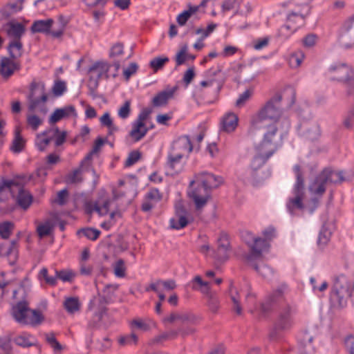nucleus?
Masks as SVG:
<instances>
[{"label": "nucleus", "instance_id": "53", "mask_svg": "<svg viewBox=\"0 0 354 354\" xmlns=\"http://www.w3.org/2000/svg\"><path fill=\"white\" fill-rule=\"evenodd\" d=\"M131 112V101L127 100L121 106V107L118 109V116L124 120L127 119Z\"/></svg>", "mask_w": 354, "mask_h": 354}, {"label": "nucleus", "instance_id": "11", "mask_svg": "<svg viewBox=\"0 0 354 354\" xmlns=\"http://www.w3.org/2000/svg\"><path fill=\"white\" fill-rule=\"evenodd\" d=\"M293 309L290 306H286L281 310L278 318L276 320L273 330L270 334V338L272 340L279 339L281 333L289 330L292 324V315Z\"/></svg>", "mask_w": 354, "mask_h": 354}, {"label": "nucleus", "instance_id": "24", "mask_svg": "<svg viewBox=\"0 0 354 354\" xmlns=\"http://www.w3.org/2000/svg\"><path fill=\"white\" fill-rule=\"evenodd\" d=\"M326 177L321 171L309 185V191L316 195L322 196L326 192Z\"/></svg>", "mask_w": 354, "mask_h": 354}, {"label": "nucleus", "instance_id": "19", "mask_svg": "<svg viewBox=\"0 0 354 354\" xmlns=\"http://www.w3.org/2000/svg\"><path fill=\"white\" fill-rule=\"evenodd\" d=\"M329 71L333 73L331 77L333 80H337L343 83L354 74L352 68L344 64H337L331 66L329 68Z\"/></svg>", "mask_w": 354, "mask_h": 354}, {"label": "nucleus", "instance_id": "56", "mask_svg": "<svg viewBox=\"0 0 354 354\" xmlns=\"http://www.w3.org/2000/svg\"><path fill=\"white\" fill-rule=\"evenodd\" d=\"M310 282L313 286V291H318V292H324L326 290L328 286V283L326 281H322L320 282V284H317V281L315 278L311 277L310 279Z\"/></svg>", "mask_w": 354, "mask_h": 354}, {"label": "nucleus", "instance_id": "42", "mask_svg": "<svg viewBox=\"0 0 354 354\" xmlns=\"http://www.w3.org/2000/svg\"><path fill=\"white\" fill-rule=\"evenodd\" d=\"M48 133L51 135L52 140L55 138L56 147L61 146L66 140V131H60L57 127L48 129Z\"/></svg>", "mask_w": 354, "mask_h": 354}, {"label": "nucleus", "instance_id": "38", "mask_svg": "<svg viewBox=\"0 0 354 354\" xmlns=\"http://www.w3.org/2000/svg\"><path fill=\"white\" fill-rule=\"evenodd\" d=\"M52 140V136L48 133V130H46L41 133H38L36 136L35 145L39 151H44L46 146H48L50 142Z\"/></svg>", "mask_w": 354, "mask_h": 354}, {"label": "nucleus", "instance_id": "35", "mask_svg": "<svg viewBox=\"0 0 354 354\" xmlns=\"http://www.w3.org/2000/svg\"><path fill=\"white\" fill-rule=\"evenodd\" d=\"M187 7V10H184L176 17V21L179 26H185L190 17L196 14L200 9V6H193L190 4H189Z\"/></svg>", "mask_w": 354, "mask_h": 354}, {"label": "nucleus", "instance_id": "20", "mask_svg": "<svg viewBox=\"0 0 354 354\" xmlns=\"http://www.w3.org/2000/svg\"><path fill=\"white\" fill-rule=\"evenodd\" d=\"M319 126L315 122H304L301 124V136L310 141L317 140L320 136Z\"/></svg>", "mask_w": 354, "mask_h": 354}, {"label": "nucleus", "instance_id": "46", "mask_svg": "<svg viewBox=\"0 0 354 354\" xmlns=\"http://www.w3.org/2000/svg\"><path fill=\"white\" fill-rule=\"evenodd\" d=\"M313 337L308 333L304 334L303 336L300 346L304 348V352L301 354H308L313 349L312 342Z\"/></svg>", "mask_w": 354, "mask_h": 354}, {"label": "nucleus", "instance_id": "34", "mask_svg": "<svg viewBox=\"0 0 354 354\" xmlns=\"http://www.w3.org/2000/svg\"><path fill=\"white\" fill-rule=\"evenodd\" d=\"M16 64L10 59L3 57L0 63V75L4 77H10L16 69Z\"/></svg>", "mask_w": 354, "mask_h": 354}, {"label": "nucleus", "instance_id": "43", "mask_svg": "<svg viewBox=\"0 0 354 354\" xmlns=\"http://www.w3.org/2000/svg\"><path fill=\"white\" fill-rule=\"evenodd\" d=\"M21 130L17 127L15 132V139L13 140L12 149L15 152H19L22 150L24 145V140L20 135Z\"/></svg>", "mask_w": 354, "mask_h": 354}, {"label": "nucleus", "instance_id": "40", "mask_svg": "<svg viewBox=\"0 0 354 354\" xmlns=\"http://www.w3.org/2000/svg\"><path fill=\"white\" fill-rule=\"evenodd\" d=\"M8 50L12 59H17L22 55V44L20 40H12L10 42Z\"/></svg>", "mask_w": 354, "mask_h": 354}, {"label": "nucleus", "instance_id": "10", "mask_svg": "<svg viewBox=\"0 0 354 354\" xmlns=\"http://www.w3.org/2000/svg\"><path fill=\"white\" fill-rule=\"evenodd\" d=\"M245 241L250 249V253L247 256L246 260L248 264H252L254 261L261 260L262 252L269 247L266 239L254 236L252 233L247 232Z\"/></svg>", "mask_w": 354, "mask_h": 354}, {"label": "nucleus", "instance_id": "12", "mask_svg": "<svg viewBox=\"0 0 354 354\" xmlns=\"http://www.w3.org/2000/svg\"><path fill=\"white\" fill-rule=\"evenodd\" d=\"M323 174L326 177L327 183L332 184H341L345 181H350L354 178L353 171L334 170L330 167L325 168L322 171Z\"/></svg>", "mask_w": 354, "mask_h": 354}, {"label": "nucleus", "instance_id": "4", "mask_svg": "<svg viewBox=\"0 0 354 354\" xmlns=\"http://www.w3.org/2000/svg\"><path fill=\"white\" fill-rule=\"evenodd\" d=\"M281 94H276L268 100L257 113L256 118L252 120L253 127L259 126V124L270 122H278L283 114V109L281 106L282 100Z\"/></svg>", "mask_w": 354, "mask_h": 354}, {"label": "nucleus", "instance_id": "33", "mask_svg": "<svg viewBox=\"0 0 354 354\" xmlns=\"http://www.w3.org/2000/svg\"><path fill=\"white\" fill-rule=\"evenodd\" d=\"M53 23L54 21L52 19L35 21L31 26V31L33 33L42 32L48 34L50 32V28Z\"/></svg>", "mask_w": 354, "mask_h": 354}, {"label": "nucleus", "instance_id": "25", "mask_svg": "<svg viewBox=\"0 0 354 354\" xmlns=\"http://www.w3.org/2000/svg\"><path fill=\"white\" fill-rule=\"evenodd\" d=\"M7 35L13 40H20L25 32L24 26L19 23L9 22L3 26Z\"/></svg>", "mask_w": 354, "mask_h": 354}, {"label": "nucleus", "instance_id": "27", "mask_svg": "<svg viewBox=\"0 0 354 354\" xmlns=\"http://www.w3.org/2000/svg\"><path fill=\"white\" fill-rule=\"evenodd\" d=\"M218 248L214 257L218 261H225L229 258L230 241L226 237L223 236L218 239Z\"/></svg>", "mask_w": 354, "mask_h": 354}, {"label": "nucleus", "instance_id": "9", "mask_svg": "<svg viewBox=\"0 0 354 354\" xmlns=\"http://www.w3.org/2000/svg\"><path fill=\"white\" fill-rule=\"evenodd\" d=\"M6 191L10 192L12 195L17 193V203L24 209H26L32 203V195L24 189L17 180H6L0 183V194Z\"/></svg>", "mask_w": 354, "mask_h": 354}, {"label": "nucleus", "instance_id": "39", "mask_svg": "<svg viewBox=\"0 0 354 354\" xmlns=\"http://www.w3.org/2000/svg\"><path fill=\"white\" fill-rule=\"evenodd\" d=\"M230 296L232 302V310L237 314L241 315L242 313V307L240 304V295L237 290V289L231 286L230 289Z\"/></svg>", "mask_w": 354, "mask_h": 354}, {"label": "nucleus", "instance_id": "29", "mask_svg": "<svg viewBox=\"0 0 354 354\" xmlns=\"http://www.w3.org/2000/svg\"><path fill=\"white\" fill-rule=\"evenodd\" d=\"M111 65L107 62H96L92 65V66L90 67L89 72H96L97 77L100 80L102 77L108 79V72L111 68Z\"/></svg>", "mask_w": 354, "mask_h": 354}, {"label": "nucleus", "instance_id": "1", "mask_svg": "<svg viewBox=\"0 0 354 354\" xmlns=\"http://www.w3.org/2000/svg\"><path fill=\"white\" fill-rule=\"evenodd\" d=\"M223 183L221 176L208 172H201L194 175L189 183V194L192 198L196 209L200 211L211 198V191Z\"/></svg>", "mask_w": 354, "mask_h": 354}, {"label": "nucleus", "instance_id": "52", "mask_svg": "<svg viewBox=\"0 0 354 354\" xmlns=\"http://www.w3.org/2000/svg\"><path fill=\"white\" fill-rule=\"evenodd\" d=\"M330 235L331 232L324 227L319 234L317 241L318 245L320 247L325 246L328 243Z\"/></svg>", "mask_w": 354, "mask_h": 354}, {"label": "nucleus", "instance_id": "36", "mask_svg": "<svg viewBox=\"0 0 354 354\" xmlns=\"http://www.w3.org/2000/svg\"><path fill=\"white\" fill-rule=\"evenodd\" d=\"M24 0H17L12 3H8L2 10L3 15L8 18L10 16L17 13L23 9Z\"/></svg>", "mask_w": 354, "mask_h": 354}, {"label": "nucleus", "instance_id": "23", "mask_svg": "<svg viewBox=\"0 0 354 354\" xmlns=\"http://www.w3.org/2000/svg\"><path fill=\"white\" fill-rule=\"evenodd\" d=\"M58 221L57 214H52L51 217L47 218L42 223H39L37 226V232L40 238H43L49 235L55 225L56 221Z\"/></svg>", "mask_w": 354, "mask_h": 354}, {"label": "nucleus", "instance_id": "37", "mask_svg": "<svg viewBox=\"0 0 354 354\" xmlns=\"http://www.w3.org/2000/svg\"><path fill=\"white\" fill-rule=\"evenodd\" d=\"M183 157L179 154H176L169 151L167 155V160L166 165L168 168L171 169L176 173H179L181 171V167H178Z\"/></svg>", "mask_w": 354, "mask_h": 354}, {"label": "nucleus", "instance_id": "22", "mask_svg": "<svg viewBox=\"0 0 354 354\" xmlns=\"http://www.w3.org/2000/svg\"><path fill=\"white\" fill-rule=\"evenodd\" d=\"M161 198L162 194L158 189H150L149 192L145 195V201L142 204V210L144 212H149Z\"/></svg>", "mask_w": 354, "mask_h": 354}, {"label": "nucleus", "instance_id": "57", "mask_svg": "<svg viewBox=\"0 0 354 354\" xmlns=\"http://www.w3.org/2000/svg\"><path fill=\"white\" fill-rule=\"evenodd\" d=\"M75 277V274L71 270H61L56 272V278H59L63 281H71Z\"/></svg>", "mask_w": 354, "mask_h": 354}, {"label": "nucleus", "instance_id": "49", "mask_svg": "<svg viewBox=\"0 0 354 354\" xmlns=\"http://www.w3.org/2000/svg\"><path fill=\"white\" fill-rule=\"evenodd\" d=\"M113 272L117 277H124L126 275V267L122 259H118L113 265Z\"/></svg>", "mask_w": 354, "mask_h": 354}, {"label": "nucleus", "instance_id": "51", "mask_svg": "<svg viewBox=\"0 0 354 354\" xmlns=\"http://www.w3.org/2000/svg\"><path fill=\"white\" fill-rule=\"evenodd\" d=\"M207 300V305L213 313H216L219 308V300L215 292L212 295H209L208 297L205 298Z\"/></svg>", "mask_w": 354, "mask_h": 354}, {"label": "nucleus", "instance_id": "47", "mask_svg": "<svg viewBox=\"0 0 354 354\" xmlns=\"http://www.w3.org/2000/svg\"><path fill=\"white\" fill-rule=\"evenodd\" d=\"M256 261H254L252 264L249 265L254 268L255 270L263 277H268L272 274V270L269 267L264 265L262 262L259 264H257Z\"/></svg>", "mask_w": 354, "mask_h": 354}, {"label": "nucleus", "instance_id": "55", "mask_svg": "<svg viewBox=\"0 0 354 354\" xmlns=\"http://www.w3.org/2000/svg\"><path fill=\"white\" fill-rule=\"evenodd\" d=\"M82 181V178L81 176V169H77L73 171V173L70 174L66 179L67 183L69 184H76L81 183Z\"/></svg>", "mask_w": 354, "mask_h": 354}, {"label": "nucleus", "instance_id": "7", "mask_svg": "<svg viewBox=\"0 0 354 354\" xmlns=\"http://www.w3.org/2000/svg\"><path fill=\"white\" fill-rule=\"evenodd\" d=\"M118 288L119 285L118 284H106L102 290V295H99L91 301L88 308L95 310L94 322H99L102 320L106 311V306L109 303Z\"/></svg>", "mask_w": 354, "mask_h": 354}, {"label": "nucleus", "instance_id": "48", "mask_svg": "<svg viewBox=\"0 0 354 354\" xmlns=\"http://www.w3.org/2000/svg\"><path fill=\"white\" fill-rule=\"evenodd\" d=\"M169 62L167 57H158L151 59L149 62L150 67L153 70L154 72L161 69L164 65Z\"/></svg>", "mask_w": 354, "mask_h": 354}, {"label": "nucleus", "instance_id": "60", "mask_svg": "<svg viewBox=\"0 0 354 354\" xmlns=\"http://www.w3.org/2000/svg\"><path fill=\"white\" fill-rule=\"evenodd\" d=\"M80 233H82L84 236L91 240H95L100 235V231L92 228H86L81 230Z\"/></svg>", "mask_w": 354, "mask_h": 354}, {"label": "nucleus", "instance_id": "44", "mask_svg": "<svg viewBox=\"0 0 354 354\" xmlns=\"http://www.w3.org/2000/svg\"><path fill=\"white\" fill-rule=\"evenodd\" d=\"M187 50L188 46L187 44H185L182 46L180 49L178 51L175 56L176 66H178L185 63L188 57Z\"/></svg>", "mask_w": 354, "mask_h": 354}, {"label": "nucleus", "instance_id": "18", "mask_svg": "<svg viewBox=\"0 0 354 354\" xmlns=\"http://www.w3.org/2000/svg\"><path fill=\"white\" fill-rule=\"evenodd\" d=\"M193 149L191 140L187 136H183L175 140L171 146L170 151L184 157L188 155Z\"/></svg>", "mask_w": 354, "mask_h": 354}, {"label": "nucleus", "instance_id": "64", "mask_svg": "<svg viewBox=\"0 0 354 354\" xmlns=\"http://www.w3.org/2000/svg\"><path fill=\"white\" fill-rule=\"evenodd\" d=\"M252 95V90H246L242 94L240 95L239 97L236 102V105L237 106H242L245 103V102H247L250 99Z\"/></svg>", "mask_w": 354, "mask_h": 354}, {"label": "nucleus", "instance_id": "63", "mask_svg": "<svg viewBox=\"0 0 354 354\" xmlns=\"http://www.w3.org/2000/svg\"><path fill=\"white\" fill-rule=\"evenodd\" d=\"M68 193L66 189H62L57 193V198L53 201L54 203L59 205H64L66 203Z\"/></svg>", "mask_w": 354, "mask_h": 354}, {"label": "nucleus", "instance_id": "5", "mask_svg": "<svg viewBox=\"0 0 354 354\" xmlns=\"http://www.w3.org/2000/svg\"><path fill=\"white\" fill-rule=\"evenodd\" d=\"M354 284L345 276H339L335 278L330 295V301L334 307L344 306L348 299L351 297Z\"/></svg>", "mask_w": 354, "mask_h": 354}, {"label": "nucleus", "instance_id": "8", "mask_svg": "<svg viewBox=\"0 0 354 354\" xmlns=\"http://www.w3.org/2000/svg\"><path fill=\"white\" fill-rule=\"evenodd\" d=\"M12 315L18 323L24 325L36 326L44 319L41 313L36 310H31L26 301H20L13 306Z\"/></svg>", "mask_w": 354, "mask_h": 354}, {"label": "nucleus", "instance_id": "2", "mask_svg": "<svg viewBox=\"0 0 354 354\" xmlns=\"http://www.w3.org/2000/svg\"><path fill=\"white\" fill-rule=\"evenodd\" d=\"M48 95L46 92L45 85L41 82H32L30 85V93L28 95V113L26 115V122L32 131H37L43 123L44 118L36 115L35 112H39L45 115L47 112L46 102Z\"/></svg>", "mask_w": 354, "mask_h": 354}, {"label": "nucleus", "instance_id": "6", "mask_svg": "<svg viewBox=\"0 0 354 354\" xmlns=\"http://www.w3.org/2000/svg\"><path fill=\"white\" fill-rule=\"evenodd\" d=\"M293 170L296 176V183L292 190L293 196L288 199L286 204L287 209L290 214H293L296 209H304L305 198L304 179L301 167L296 165L294 166Z\"/></svg>", "mask_w": 354, "mask_h": 354}, {"label": "nucleus", "instance_id": "61", "mask_svg": "<svg viewBox=\"0 0 354 354\" xmlns=\"http://www.w3.org/2000/svg\"><path fill=\"white\" fill-rule=\"evenodd\" d=\"M138 68V64L135 62H131L127 68L124 69L123 75L125 77V80L128 81L130 77L137 72Z\"/></svg>", "mask_w": 354, "mask_h": 354}, {"label": "nucleus", "instance_id": "45", "mask_svg": "<svg viewBox=\"0 0 354 354\" xmlns=\"http://www.w3.org/2000/svg\"><path fill=\"white\" fill-rule=\"evenodd\" d=\"M14 229V223L10 221H5L0 223V236L3 239H8Z\"/></svg>", "mask_w": 354, "mask_h": 354}, {"label": "nucleus", "instance_id": "21", "mask_svg": "<svg viewBox=\"0 0 354 354\" xmlns=\"http://www.w3.org/2000/svg\"><path fill=\"white\" fill-rule=\"evenodd\" d=\"M124 55V46L122 44L117 43L111 47L109 57L113 59V66L115 67V73L113 74V77L117 76V72L120 68Z\"/></svg>", "mask_w": 354, "mask_h": 354}, {"label": "nucleus", "instance_id": "54", "mask_svg": "<svg viewBox=\"0 0 354 354\" xmlns=\"http://www.w3.org/2000/svg\"><path fill=\"white\" fill-rule=\"evenodd\" d=\"M99 80L100 79H98L97 77H91L89 78V80H88V89H89V94L93 97V98H95L97 97V93H96V90L98 87V85H99Z\"/></svg>", "mask_w": 354, "mask_h": 354}, {"label": "nucleus", "instance_id": "50", "mask_svg": "<svg viewBox=\"0 0 354 354\" xmlns=\"http://www.w3.org/2000/svg\"><path fill=\"white\" fill-rule=\"evenodd\" d=\"M304 58V55L302 53L292 54L288 59L289 66L292 68H298L300 66Z\"/></svg>", "mask_w": 354, "mask_h": 354}, {"label": "nucleus", "instance_id": "16", "mask_svg": "<svg viewBox=\"0 0 354 354\" xmlns=\"http://www.w3.org/2000/svg\"><path fill=\"white\" fill-rule=\"evenodd\" d=\"M114 200L115 198H104L99 199L97 201L88 202L86 203V211L88 214L95 212L100 216L106 215Z\"/></svg>", "mask_w": 354, "mask_h": 354}, {"label": "nucleus", "instance_id": "32", "mask_svg": "<svg viewBox=\"0 0 354 354\" xmlns=\"http://www.w3.org/2000/svg\"><path fill=\"white\" fill-rule=\"evenodd\" d=\"M270 157V156H267L261 153L260 151H257V155L254 157L250 166V172L254 179H257L256 175L257 171L264 165Z\"/></svg>", "mask_w": 354, "mask_h": 354}, {"label": "nucleus", "instance_id": "13", "mask_svg": "<svg viewBox=\"0 0 354 354\" xmlns=\"http://www.w3.org/2000/svg\"><path fill=\"white\" fill-rule=\"evenodd\" d=\"M201 317L192 313H178L173 312L163 318L165 324H172L176 321L182 324H198L201 321Z\"/></svg>", "mask_w": 354, "mask_h": 354}, {"label": "nucleus", "instance_id": "62", "mask_svg": "<svg viewBox=\"0 0 354 354\" xmlns=\"http://www.w3.org/2000/svg\"><path fill=\"white\" fill-rule=\"evenodd\" d=\"M14 342L18 346L26 348L34 345L33 343L29 342L28 337L24 335H20L14 339Z\"/></svg>", "mask_w": 354, "mask_h": 354}, {"label": "nucleus", "instance_id": "30", "mask_svg": "<svg viewBox=\"0 0 354 354\" xmlns=\"http://www.w3.org/2000/svg\"><path fill=\"white\" fill-rule=\"evenodd\" d=\"M238 125V117L232 113L226 114L222 119L221 127L222 129L227 132L230 133L234 131Z\"/></svg>", "mask_w": 354, "mask_h": 354}, {"label": "nucleus", "instance_id": "26", "mask_svg": "<svg viewBox=\"0 0 354 354\" xmlns=\"http://www.w3.org/2000/svg\"><path fill=\"white\" fill-rule=\"evenodd\" d=\"M71 115H73L74 116L77 115L75 107L73 106L70 105L62 109H57L50 115L49 118V122L55 124L62 118L68 117Z\"/></svg>", "mask_w": 354, "mask_h": 354}, {"label": "nucleus", "instance_id": "15", "mask_svg": "<svg viewBox=\"0 0 354 354\" xmlns=\"http://www.w3.org/2000/svg\"><path fill=\"white\" fill-rule=\"evenodd\" d=\"M286 289V285L273 290L266 299L265 301L261 304L260 310L263 314H266L272 309L274 304L283 299L284 292Z\"/></svg>", "mask_w": 354, "mask_h": 354}, {"label": "nucleus", "instance_id": "3", "mask_svg": "<svg viewBox=\"0 0 354 354\" xmlns=\"http://www.w3.org/2000/svg\"><path fill=\"white\" fill-rule=\"evenodd\" d=\"M278 122L259 124L257 127L262 129V138L256 146L257 151L267 156H272L282 145V133L279 129Z\"/></svg>", "mask_w": 354, "mask_h": 354}, {"label": "nucleus", "instance_id": "41", "mask_svg": "<svg viewBox=\"0 0 354 354\" xmlns=\"http://www.w3.org/2000/svg\"><path fill=\"white\" fill-rule=\"evenodd\" d=\"M64 306L68 313L73 314L80 310V303L77 297H68L65 299Z\"/></svg>", "mask_w": 354, "mask_h": 354}, {"label": "nucleus", "instance_id": "59", "mask_svg": "<svg viewBox=\"0 0 354 354\" xmlns=\"http://www.w3.org/2000/svg\"><path fill=\"white\" fill-rule=\"evenodd\" d=\"M137 342H138V337L134 333H131L130 335H128V336L120 337L118 339V342L122 346L130 344L132 343L136 344L137 343Z\"/></svg>", "mask_w": 354, "mask_h": 354}, {"label": "nucleus", "instance_id": "58", "mask_svg": "<svg viewBox=\"0 0 354 354\" xmlns=\"http://www.w3.org/2000/svg\"><path fill=\"white\" fill-rule=\"evenodd\" d=\"M141 156V153L138 151H131L125 162V166L126 167H131L133 164H135L136 162H138Z\"/></svg>", "mask_w": 354, "mask_h": 354}, {"label": "nucleus", "instance_id": "14", "mask_svg": "<svg viewBox=\"0 0 354 354\" xmlns=\"http://www.w3.org/2000/svg\"><path fill=\"white\" fill-rule=\"evenodd\" d=\"M175 212L177 218H171L169 225L171 229L180 230L185 227L188 224L189 214L181 202L176 203Z\"/></svg>", "mask_w": 354, "mask_h": 354}, {"label": "nucleus", "instance_id": "17", "mask_svg": "<svg viewBox=\"0 0 354 354\" xmlns=\"http://www.w3.org/2000/svg\"><path fill=\"white\" fill-rule=\"evenodd\" d=\"M339 40L342 45L346 48L354 46V16L345 23Z\"/></svg>", "mask_w": 354, "mask_h": 354}, {"label": "nucleus", "instance_id": "31", "mask_svg": "<svg viewBox=\"0 0 354 354\" xmlns=\"http://www.w3.org/2000/svg\"><path fill=\"white\" fill-rule=\"evenodd\" d=\"M176 88L167 89L158 93L152 100L154 106H161L165 105L168 100L173 97Z\"/></svg>", "mask_w": 354, "mask_h": 354}, {"label": "nucleus", "instance_id": "28", "mask_svg": "<svg viewBox=\"0 0 354 354\" xmlns=\"http://www.w3.org/2000/svg\"><path fill=\"white\" fill-rule=\"evenodd\" d=\"M148 130L146 124L134 121L129 135L134 142H138L145 136Z\"/></svg>", "mask_w": 354, "mask_h": 354}]
</instances>
